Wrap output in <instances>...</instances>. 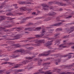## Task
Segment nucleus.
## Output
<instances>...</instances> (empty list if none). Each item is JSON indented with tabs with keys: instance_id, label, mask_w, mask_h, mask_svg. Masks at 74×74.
I'll use <instances>...</instances> for the list:
<instances>
[{
	"instance_id": "obj_1",
	"label": "nucleus",
	"mask_w": 74,
	"mask_h": 74,
	"mask_svg": "<svg viewBox=\"0 0 74 74\" xmlns=\"http://www.w3.org/2000/svg\"><path fill=\"white\" fill-rule=\"evenodd\" d=\"M33 49V47H29L27 48V50H24L23 49H20L16 50V52H21V55H23L26 53H29V55H31L32 54V53L30 52L29 51L27 52L28 51H30Z\"/></svg>"
},
{
	"instance_id": "obj_2",
	"label": "nucleus",
	"mask_w": 74,
	"mask_h": 74,
	"mask_svg": "<svg viewBox=\"0 0 74 74\" xmlns=\"http://www.w3.org/2000/svg\"><path fill=\"white\" fill-rule=\"evenodd\" d=\"M34 41H35V43H36V44H32V45L34 47L40 46V45H41V43H44L45 42V41L44 40H38V39L32 40L29 41V42H33Z\"/></svg>"
},
{
	"instance_id": "obj_3",
	"label": "nucleus",
	"mask_w": 74,
	"mask_h": 74,
	"mask_svg": "<svg viewBox=\"0 0 74 74\" xmlns=\"http://www.w3.org/2000/svg\"><path fill=\"white\" fill-rule=\"evenodd\" d=\"M53 41L52 40H51L50 41H49L47 42V43L46 44V46L47 47H48L49 45H52Z\"/></svg>"
},
{
	"instance_id": "obj_4",
	"label": "nucleus",
	"mask_w": 74,
	"mask_h": 74,
	"mask_svg": "<svg viewBox=\"0 0 74 74\" xmlns=\"http://www.w3.org/2000/svg\"><path fill=\"white\" fill-rule=\"evenodd\" d=\"M29 61L27 60L25 61H23V62L21 63H22V64H19V66H23V64H26L27 63H29Z\"/></svg>"
},
{
	"instance_id": "obj_5",
	"label": "nucleus",
	"mask_w": 74,
	"mask_h": 74,
	"mask_svg": "<svg viewBox=\"0 0 74 74\" xmlns=\"http://www.w3.org/2000/svg\"><path fill=\"white\" fill-rule=\"evenodd\" d=\"M63 44L59 46L60 48H62V47H63V48H65V47H67L66 46H63V45H66V41H63Z\"/></svg>"
},
{
	"instance_id": "obj_6",
	"label": "nucleus",
	"mask_w": 74,
	"mask_h": 74,
	"mask_svg": "<svg viewBox=\"0 0 74 74\" xmlns=\"http://www.w3.org/2000/svg\"><path fill=\"white\" fill-rule=\"evenodd\" d=\"M41 70H39V71L41 73H44V74H52V72H50L49 71H46V72L44 71L41 72Z\"/></svg>"
},
{
	"instance_id": "obj_7",
	"label": "nucleus",
	"mask_w": 74,
	"mask_h": 74,
	"mask_svg": "<svg viewBox=\"0 0 74 74\" xmlns=\"http://www.w3.org/2000/svg\"><path fill=\"white\" fill-rule=\"evenodd\" d=\"M62 25V23H61V22L58 23L51 25V26H59L60 25Z\"/></svg>"
},
{
	"instance_id": "obj_8",
	"label": "nucleus",
	"mask_w": 74,
	"mask_h": 74,
	"mask_svg": "<svg viewBox=\"0 0 74 74\" xmlns=\"http://www.w3.org/2000/svg\"><path fill=\"white\" fill-rule=\"evenodd\" d=\"M20 9L21 11H26V10H27V8L26 7H23V8H21Z\"/></svg>"
},
{
	"instance_id": "obj_9",
	"label": "nucleus",
	"mask_w": 74,
	"mask_h": 74,
	"mask_svg": "<svg viewBox=\"0 0 74 74\" xmlns=\"http://www.w3.org/2000/svg\"><path fill=\"white\" fill-rule=\"evenodd\" d=\"M49 55V53H48L47 54H39V56H48Z\"/></svg>"
},
{
	"instance_id": "obj_10",
	"label": "nucleus",
	"mask_w": 74,
	"mask_h": 74,
	"mask_svg": "<svg viewBox=\"0 0 74 74\" xmlns=\"http://www.w3.org/2000/svg\"><path fill=\"white\" fill-rule=\"evenodd\" d=\"M68 56V59H70V58L71 57V55L67 54L66 55H64L62 57H67V56Z\"/></svg>"
},
{
	"instance_id": "obj_11",
	"label": "nucleus",
	"mask_w": 74,
	"mask_h": 74,
	"mask_svg": "<svg viewBox=\"0 0 74 74\" xmlns=\"http://www.w3.org/2000/svg\"><path fill=\"white\" fill-rule=\"evenodd\" d=\"M1 19H0V21H4L5 19V16H0V17Z\"/></svg>"
},
{
	"instance_id": "obj_12",
	"label": "nucleus",
	"mask_w": 74,
	"mask_h": 74,
	"mask_svg": "<svg viewBox=\"0 0 74 74\" xmlns=\"http://www.w3.org/2000/svg\"><path fill=\"white\" fill-rule=\"evenodd\" d=\"M42 62V60L41 59H40L38 60V66H40Z\"/></svg>"
},
{
	"instance_id": "obj_13",
	"label": "nucleus",
	"mask_w": 74,
	"mask_h": 74,
	"mask_svg": "<svg viewBox=\"0 0 74 74\" xmlns=\"http://www.w3.org/2000/svg\"><path fill=\"white\" fill-rule=\"evenodd\" d=\"M60 35V33H58V34H54V38L55 39V38H56L57 37H58V36Z\"/></svg>"
},
{
	"instance_id": "obj_14",
	"label": "nucleus",
	"mask_w": 74,
	"mask_h": 74,
	"mask_svg": "<svg viewBox=\"0 0 74 74\" xmlns=\"http://www.w3.org/2000/svg\"><path fill=\"white\" fill-rule=\"evenodd\" d=\"M34 58V56H32L31 57H26V58L29 60H31V59H32Z\"/></svg>"
},
{
	"instance_id": "obj_15",
	"label": "nucleus",
	"mask_w": 74,
	"mask_h": 74,
	"mask_svg": "<svg viewBox=\"0 0 74 74\" xmlns=\"http://www.w3.org/2000/svg\"><path fill=\"white\" fill-rule=\"evenodd\" d=\"M16 37V39H18V38H20L19 37H20V35L19 34L17 35L16 36H13V37Z\"/></svg>"
},
{
	"instance_id": "obj_16",
	"label": "nucleus",
	"mask_w": 74,
	"mask_h": 74,
	"mask_svg": "<svg viewBox=\"0 0 74 74\" xmlns=\"http://www.w3.org/2000/svg\"><path fill=\"white\" fill-rule=\"evenodd\" d=\"M51 18L50 17L47 18L44 20V22H47V21H49V20H51Z\"/></svg>"
},
{
	"instance_id": "obj_17",
	"label": "nucleus",
	"mask_w": 74,
	"mask_h": 74,
	"mask_svg": "<svg viewBox=\"0 0 74 74\" xmlns=\"http://www.w3.org/2000/svg\"><path fill=\"white\" fill-rule=\"evenodd\" d=\"M45 31L44 30H43L42 31V34L40 35L41 36V37H42V36L45 34Z\"/></svg>"
},
{
	"instance_id": "obj_18",
	"label": "nucleus",
	"mask_w": 74,
	"mask_h": 74,
	"mask_svg": "<svg viewBox=\"0 0 74 74\" xmlns=\"http://www.w3.org/2000/svg\"><path fill=\"white\" fill-rule=\"evenodd\" d=\"M6 48H8V51H10L12 50V49H11L12 47H8Z\"/></svg>"
},
{
	"instance_id": "obj_19",
	"label": "nucleus",
	"mask_w": 74,
	"mask_h": 74,
	"mask_svg": "<svg viewBox=\"0 0 74 74\" xmlns=\"http://www.w3.org/2000/svg\"><path fill=\"white\" fill-rule=\"evenodd\" d=\"M0 1H1V0H0ZM2 1H4L3 3H2V5H4L5 4V3H6L7 2V1L5 0H2Z\"/></svg>"
},
{
	"instance_id": "obj_20",
	"label": "nucleus",
	"mask_w": 74,
	"mask_h": 74,
	"mask_svg": "<svg viewBox=\"0 0 74 74\" xmlns=\"http://www.w3.org/2000/svg\"><path fill=\"white\" fill-rule=\"evenodd\" d=\"M61 30H62V28H59L56 29V32H58V31H61Z\"/></svg>"
},
{
	"instance_id": "obj_21",
	"label": "nucleus",
	"mask_w": 74,
	"mask_h": 74,
	"mask_svg": "<svg viewBox=\"0 0 74 74\" xmlns=\"http://www.w3.org/2000/svg\"><path fill=\"white\" fill-rule=\"evenodd\" d=\"M31 18V17H27L25 18H24L23 19V21H25L28 19H30Z\"/></svg>"
},
{
	"instance_id": "obj_22",
	"label": "nucleus",
	"mask_w": 74,
	"mask_h": 74,
	"mask_svg": "<svg viewBox=\"0 0 74 74\" xmlns=\"http://www.w3.org/2000/svg\"><path fill=\"white\" fill-rule=\"evenodd\" d=\"M42 5L44 7H48V6L46 4L43 3L42 4Z\"/></svg>"
},
{
	"instance_id": "obj_23",
	"label": "nucleus",
	"mask_w": 74,
	"mask_h": 74,
	"mask_svg": "<svg viewBox=\"0 0 74 74\" xmlns=\"http://www.w3.org/2000/svg\"><path fill=\"white\" fill-rule=\"evenodd\" d=\"M20 4H26V1H21L20 2Z\"/></svg>"
},
{
	"instance_id": "obj_24",
	"label": "nucleus",
	"mask_w": 74,
	"mask_h": 74,
	"mask_svg": "<svg viewBox=\"0 0 74 74\" xmlns=\"http://www.w3.org/2000/svg\"><path fill=\"white\" fill-rule=\"evenodd\" d=\"M6 15L7 16H9V15H12V16H13V15L12 13H9L6 14Z\"/></svg>"
},
{
	"instance_id": "obj_25",
	"label": "nucleus",
	"mask_w": 74,
	"mask_h": 74,
	"mask_svg": "<svg viewBox=\"0 0 74 74\" xmlns=\"http://www.w3.org/2000/svg\"><path fill=\"white\" fill-rule=\"evenodd\" d=\"M67 45H74V43H73L72 42H71L67 43Z\"/></svg>"
},
{
	"instance_id": "obj_26",
	"label": "nucleus",
	"mask_w": 74,
	"mask_h": 74,
	"mask_svg": "<svg viewBox=\"0 0 74 74\" xmlns=\"http://www.w3.org/2000/svg\"><path fill=\"white\" fill-rule=\"evenodd\" d=\"M6 43H8V44H12L13 43V42L8 41L6 42Z\"/></svg>"
},
{
	"instance_id": "obj_27",
	"label": "nucleus",
	"mask_w": 74,
	"mask_h": 74,
	"mask_svg": "<svg viewBox=\"0 0 74 74\" xmlns=\"http://www.w3.org/2000/svg\"><path fill=\"white\" fill-rule=\"evenodd\" d=\"M60 71V70L59 69H55V71H53V72H55V71H57L58 72H59Z\"/></svg>"
},
{
	"instance_id": "obj_28",
	"label": "nucleus",
	"mask_w": 74,
	"mask_h": 74,
	"mask_svg": "<svg viewBox=\"0 0 74 74\" xmlns=\"http://www.w3.org/2000/svg\"><path fill=\"white\" fill-rule=\"evenodd\" d=\"M32 65H33V63L32 62L31 63V65L29 64V66H28V69H32V67L31 66H30L29 67V66H32Z\"/></svg>"
},
{
	"instance_id": "obj_29",
	"label": "nucleus",
	"mask_w": 74,
	"mask_h": 74,
	"mask_svg": "<svg viewBox=\"0 0 74 74\" xmlns=\"http://www.w3.org/2000/svg\"><path fill=\"white\" fill-rule=\"evenodd\" d=\"M29 31H33V28L28 27Z\"/></svg>"
},
{
	"instance_id": "obj_30",
	"label": "nucleus",
	"mask_w": 74,
	"mask_h": 74,
	"mask_svg": "<svg viewBox=\"0 0 74 74\" xmlns=\"http://www.w3.org/2000/svg\"><path fill=\"white\" fill-rule=\"evenodd\" d=\"M53 52H54V51L53 50H49L47 52H45V53H51Z\"/></svg>"
},
{
	"instance_id": "obj_31",
	"label": "nucleus",
	"mask_w": 74,
	"mask_h": 74,
	"mask_svg": "<svg viewBox=\"0 0 74 74\" xmlns=\"http://www.w3.org/2000/svg\"><path fill=\"white\" fill-rule=\"evenodd\" d=\"M19 64H16V65H14L15 66H14V68H17V67H19L18 66H19Z\"/></svg>"
},
{
	"instance_id": "obj_32",
	"label": "nucleus",
	"mask_w": 74,
	"mask_h": 74,
	"mask_svg": "<svg viewBox=\"0 0 74 74\" xmlns=\"http://www.w3.org/2000/svg\"><path fill=\"white\" fill-rule=\"evenodd\" d=\"M35 37L36 38H39V37H41V35H35Z\"/></svg>"
},
{
	"instance_id": "obj_33",
	"label": "nucleus",
	"mask_w": 74,
	"mask_h": 74,
	"mask_svg": "<svg viewBox=\"0 0 74 74\" xmlns=\"http://www.w3.org/2000/svg\"><path fill=\"white\" fill-rule=\"evenodd\" d=\"M41 27H38L35 29V30H38V31L39 30H40L41 29Z\"/></svg>"
},
{
	"instance_id": "obj_34",
	"label": "nucleus",
	"mask_w": 74,
	"mask_h": 74,
	"mask_svg": "<svg viewBox=\"0 0 74 74\" xmlns=\"http://www.w3.org/2000/svg\"><path fill=\"white\" fill-rule=\"evenodd\" d=\"M53 30H54V29H50V30H49V32L50 33H52V32H53Z\"/></svg>"
},
{
	"instance_id": "obj_35",
	"label": "nucleus",
	"mask_w": 74,
	"mask_h": 74,
	"mask_svg": "<svg viewBox=\"0 0 74 74\" xmlns=\"http://www.w3.org/2000/svg\"><path fill=\"white\" fill-rule=\"evenodd\" d=\"M36 38L34 37H31L28 38L27 39H28L29 40H31L32 39H34V38Z\"/></svg>"
},
{
	"instance_id": "obj_36",
	"label": "nucleus",
	"mask_w": 74,
	"mask_h": 74,
	"mask_svg": "<svg viewBox=\"0 0 74 74\" xmlns=\"http://www.w3.org/2000/svg\"><path fill=\"white\" fill-rule=\"evenodd\" d=\"M19 56V55H13V58H17V57H18Z\"/></svg>"
},
{
	"instance_id": "obj_37",
	"label": "nucleus",
	"mask_w": 74,
	"mask_h": 74,
	"mask_svg": "<svg viewBox=\"0 0 74 74\" xmlns=\"http://www.w3.org/2000/svg\"><path fill=\"white\" fill-rule=\"evenodd\" d=\"M48 15H49V16H52L53 15V14L52 12L49 13L48 14Z\"/></svg>"
},
{
	"instance_id": "obj_38",
	"label": "nucleus",
	"mask_w": 74,
	"mask_h": 74,
	"mask_svg": "<svg viewBox=\"0 0 74 74\" xmlns=\"http://www.w3.org/2000/svg\"><path fill=\"white\" fill-rule=\"evenodd\" d=\"M53 3H54V1L49 2V5H51L52 4H53Z\"/></svg>"
},
{
	"instance_id": "obj_39",
	"label": "nucleus",
	"mask_w": 74,
	"mask_h": 74,
	"mask_svg": "<svg viewBox=\"0 0 74 74\" xmlns=\"http://www.w3.org/2000/svg\"><path fill=\"white\" fill-rule=\"evenodd\" d=\"M64 1H66L67 3H70V0H64Z\"/></svg>"
},
{
	"instance_id": "obj_40",
	"label": "nucleus",
	"mask_w": 74,
	"mask_h": 74,
	"mask_svg": "<svg viewBox=\"0 0 74 74\" xmlns=\"http://www.w3.org/2000/svg\"><path fill=\"white\" fill-rule=\"evenodd\" d=\"M60 5H62V6H64V5H67L66 4H65V3H60Z\"/></svg>"
},
{
	"instance_id": "obj_41",
	"label": "nucleus",
	"mask_w": 74,
	"mask_h": 74,
	"mask_svg": "<svg viewBox=\"0 0 74 74\" xmlns=\"http://www.w3.org/2000/svg\"><path fill=\"white\" fill-rule=\"evenodd\" d=\"M33 24L32 23H29L28 24V26H31V25H33Z\"/></svg>"
},
{
	"instance_id": "obj_42",
	"label": "nucleus",
	"mask_w": 74,
	"mask_h": 74,
	"mask_svg": "<svg viewBox=\"0 0 74 74\" xmlns=\"http://www.w3.org/2000/svg\"><path fill=\"white\" fill-rule=\"evenodd\" d=\"M8 63L9 64H10V65H11L12 64H14V63H11L10 62H8Z\"/></svg>"
},
{
	"instance_id": "obj_43",
	"label": "nucleus",
	"mask_w": 74,
	"mask_h": 74,
	"mask_svg": "<svg viewBox=\"0 0 74 74\" xmlns=\"http://www.w3.org/2000/svg\"><path fill=\"white\" fill-rule=\"evenodd\" d=\"M54 3H56V4H58L59 3V2L57 1H54Z\"/></svg>"
},
{
	"instance_id": "obj_44",
	"label": "nucleus",
	"mask_w": 74,
	"mask_h": 74,
	"mask_svg": "<svg viewBox=\"0 0 74 74\" xmlns=\"http://www.w3.org/2000/svg\"><path fill=\"white\" fill-rule=\"evenodd\" d=\"M16 29L17 30H18V31H20L21 30V28L20 27H17V28H16Z\"/></svg>"
},
{
	"instance_id": "obj_45",
	"label": "nucleus",
	"mask_w": 74,
	"mask_h": 74,
	"mask_svg": "<svg viewBox=\"0 0 74 74\" xmlns=\"http://www.w3.org/2000/svg\"><path fill=\"white\" fill-rule=\"evenodd\" d=\"M56 20H57V21H59V17L58 16L56 18Z\"/></svg>"
},
{
	"instance_id": "obj_46",
	"label": "nucleus",
	"mask_w": 74,
	"mask_h": 74,
	"mask_svg": "<svg viewBox=\"0 0 74 74\" xmlns=\"http://www.w3.org/2000/svg\"><path fill=\"white\" fill-rule=\"evenodd\" d=\"M26 4H32V3L30 2H26Z\"/></svg>"
},
{
	"instance_id": "obj_47",
	"label": "nucleus",
	"mask_w": 74,
	"mask_h": 74,
	"mask_svg": "<svg viewBox=\"0 0 74 74\" xmlns=\"http://www.w3.org/2000/svg\"><path fill=\"white\" fill-rule=\"evenodd\" d=\"M69 38V35H68V36H64V38Z\"/></svg>"
},
{
	"instance_id": "obj_48",
	"label": "nucleus",
	"mask_w": 74,
	"mask_h": 74,
	"mask_svg": "<svg viewBox=\"0 0 74 74\" xmlns=\"http://www.w3.org/2000/svg\"><path fill=\"white\" fill-rule=\"evenodd\" d=\"M21 71H22V69H19L17 70L18 72H21Z\"/></svg>"
},
{
	"instance_id": "obj_49",
	"label": "nucleus",
	"mask_w": 74,
	"mask_h": 74,
	"mask_svg": "<svg viewBox=\"0 0 74 74\" xmlns=\"http://www.w3.org/2000/svg\"><path fill=\"white\" fill-rule=\"evenodd\" d=\"M9 32H12V29H8Z\"/></svg>"
},
{
	"instance_id": "obj_50",
	"label": "nucleus",
	"mask_w": 74,
	"mask_h": 74,
	"mask_svg": "<svg viewBox=\"0 0 74 74\" xmlns=\"http://www.w3.org/2000/svg\"><path fill=\"white\" fill-rule=\"evenodd\" d=\"M7 63H8V62H4L3 63H2V64H7Z\"/></svg>"
},
{
	"instance_id": "obj_51",
	"label": "nucleus",
	"mask_w": 74,
	"mask_h": 74,
	"mask_svg": "<svg viewBox=\"0 0 74 74\" xmlns=\"http://www.w3.org/2000/svg\"><path fill=\"white\" fill-rule=\"evenodd\" d=\"M15 19V18H9V20H12L13 19Z\"/></svg>"
},
{
	"instance_id": "obj_52",
	"label": "nucleus",
	"mask_w": 74,
	"mask_h": 74,
	"mask_svg": "<svg viewBox=\"0 0 74 74\" xmlns=\"http://www.w3.org/2000/svg\"><path fill=\"white\" fill-rule=\"evenodd\" d=\"M15 46L16 47V48H18V47H20V46L18 45H15Z\"/></svg>"
},
{
	"instance_id": "obj_53",
	"label": "nucleus",
	"mask_w": 74,
	"mask_h": 74,
	"mask_svg": "<svg viewBox=\"0 0 74 74\" xmlns=\"http://www.w3.org/2000/svg\"><path fill=\"white\" fill-rule=\"evenodd\" d=\"M43 69H44V70H47V69H48V68H46V66H45L44 67Z\"/></svg>"
},
{
	"instance_id": "obj_54",
	"label": "nucleus",
	"mask_w": 74,
	"mask_h": 74,
	"mask_svg": "<svg viewBox=\"0 0 74 74\" xmlns=\"http://www.w3.org/2000/svg\"><path fill=\"white\" fill-rule=\"evenodd\" d=\"M32 45L31 44H27L26 45L27 46H30V45Z\"/></svg>"
},
{
	"instance_id": "obj_55",
	"label": "nucleus",
	"mask_w": 74,
	"mask_h": 74,
	"mask_svg": "<svg viewBox=\"0 0 74 74\" xmlns=\"http://www.w3.org/2000/svg\"><path fill=\"white\" fill-rule=\"evenodd\" d=\"M60 44V41L57 42V45H59Z\"/></svg>"
},
{
	"instance_id": "obj_56",
	"label": "nucleus",
	"mask_w": 74,
	"mask_h": 74,
	"mask_svg": "<svg viewBox=\"0 0 74 74\" xmlns=\"http://www.w3.org/2000/svg\"><path fill=\"white\" fill-rule=\"evenodd\" d=\"M72 17V16H69L68 17H67L66 18H71V17Z\"/></svg>"
},
{
	"instance_id": "obj_57",
	"label": "nucleus",
	"mask_w": 74,
	"mask_h": 74,
	"mask_svg": "<svg viewBox=\"0 0 74 74\" xmlns=\"http://www.w3.org/2000/svg\"><path fill=\"white\" fill-rule=\"evenodd\" d=\"M12 27V25H8V27Z\"/></svg>"
},
{
	"instance_id": "obj_58",
	"label": "nucleus",
	"mask_w": 74,
	"mask_h": 74,
	"mask_svg": "<svg viewBox=\"0 0 74 74\" xmlns=\"http://www.w3.org/2000/svg\"><path fill=\"white\" fill-rule=\"evenodd\" d=\"M3 72H4V71L3 70H0V73H2Z\"/></svg>"
},
{
	"instance_id": "obj_59",
	"label": "nucleus",
	"mask_w": 74,
	"mask_h": 74,
	"mask_svg": "<svg viewBox=\"0 0 74 74\" xmlns=\"http://www.w3.org/2000/svg\"><path fill=\"white\" fill-rule=\"evenodd\" d=\"M46 63V64H51V63H50V62H47Z\"/></svg>"
},
{
	"instance_id": "obj_60",
	"label": "nucleus",
	"mask_w": 74,
	"mask_h": 74,
	"mask_svg": "<svg viewBox=\"0 0 74 74\" xmlns=\"http://www.w3.org/2000/svg\"><path fill=\"white\" fill-rule=\"evenodd\" d=\"M11 34H12V35H14V34H16V32L12 33Z\"/></svg>"
},
{
	"instance_id": "obj_61",
	"label": "nucleus",
	"mask_w": 74,
	"mask_h": 74,
	"mask_svg": "<svg viewBox=\"0 0 74 74\" xmlns=\"http://www.w3.org/2000/svg\"><path fill=\"white\" fill-rule=\"evenodd\" d=\"M43 10H45H45L47 11V10H48V9L47 8H44L43 9Z\"/></svg>"
},
{
	"instance_id": "obj_62",
	"label": "nucleus",
	"mask_w": 74,
	"mask_h": 74,
	"mask_svg": "<svg viewBox=\"0 0 74 74\" xmlns=\"http://www.w3.org/2000/svg\"><path fill=\"white\" fill-rule=\"evenodd\" d=\"M5 45H7V44H2L1 45V46H5Z\"/></svg>"
},
{
	"instance_id": "obj_63",
	"label": "nucleus",
	"mask_w": 74,
	"mask_h": 74,
	"mask_svg": "<svg viewBox=\"0 0 74 74\" xmlns=\"http://www.w3.org/2000/svg\"><path fill=\"white\" fill-rule=\"evenodd\" d=\"M61 74H68L64 72L61 73Z\"/></svg>"
},
{
	"instance_id": "obj_64",
	"label": "nucleus",
	"mask_w": 74,
	"mask_h": 74,
	"mask_svg": "<svg viewBox=\"0 0 74 74\" xmlns=\"http://www.w3.org/2000/svg\"><path fill=\"white\" fill-rule=\"evenodd\" d=\"M40 74V73L39 72H36L34 73V74Z\"/></svg>"
}]
</instances>
